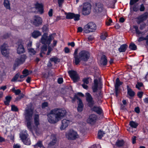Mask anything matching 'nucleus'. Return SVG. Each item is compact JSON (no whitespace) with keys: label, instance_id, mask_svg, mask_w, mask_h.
I'll return each instance as SVG.
<instances>
[{"label":"nucleus","instance_id":"nucleus-48","mask_svg":"<svg viewBox=\"0 0 148 148\" xmlns=\"http://www.w3.org/2000/svg\"><path fill=\"white\" fill-rule=\"evenodd\" d=\"M23 75H25V77H26L29 74V71L28 70L25 69L22 72Z\"/></svg>","mask_w":148,"mask_h":148},{"label":"nucleus","instance_id":"nucleus-34","mask_svg":"<svg viewBox=\"0 0 148 148\" xmlns=\"http://www.w3.org/2000/svg\"><path fill=\"white\" fill-rule=\"evenodd\" d=\"M138 124L137 123L133 121H130L129 123V125L132 128H136Z\"/></svg>","mask_w":148,"mask_h":148},{"label":"nucleus","instance_id":"nucleus-25","mask_svg":"<svg viewBox=\"0 0 148 148\" xmlns=\"http://www.w3.org/2000/svg\"><path fill=\"white\" fill-rule=\"evenodd\" d=\"M90 108L92 110L96 112L98 114H100L102 112V110L100 107L94 106Z\"/></svg>","mask_w":148,"mask_h":148},{"label":"nucleus","instance_id":"nucleus-39","mask_svg":"<svg viewBox=\"0 0 148 148\" xmlns=\"http://www.w3.org/2000/svg\"><path fill=\"white\" fill-rule=\"evenodd\" d=\"M124 144V141L123 140H118L116 143V145L118 147H121Z\"/></svg>","mask_w":148,"mask_h":148},{"label":"nucleus","instance_id":"nucleus-55","mask_svg":"<svg viewBox=\"0 0 148 148\" xmlns=\"http://www.w3.org/2000/svg\"><path fill=\"white\" fill-rule=\"evenodd\" d=\"M42 30L43 32H46L48 30V28L47 26L44 25L42 27Z\"/></svg>","mask_w":148,"mask_h":148},{"label":"nucleus","instance_id":"nucleus-10","mask_svg":"<svg viewBox=\"0 0 148 148\" xmlns=\"http://www.w3.org/2000/svg\"><path fill=\"white\" fill-rule=\"evenodd\" d=\"M42 18L38 16H35L34 17L32 22L33 24L36 26H38L41 25L42 23Z\"/></svg>","mask_w":148,"mask_h":148},{"label":"nucleus","instance_id":"nucleus-60","mask_svg":"<svg viewBox=\"0 0 148 148\" xmlns=\"http://www.w3.org/2000/svg\"><path fill=\"white\" fill-rule=\"evenodd\" d=\"M143 92H138L137 94L138 97L140 98H141L143 95Z\"/></svg>","mask_w":148,"mask_h":148},{"label":"nucleus","instance_id":"nucleus-37","mask_svg":"<svg viewBox=\"0 0 148 148\" xmlns=\"http://www.w3.org/2000/svg\"><path fill=\"white\" fill-rule=\"evenodd\" d=\"M108 36V34L107 32H104L102 33L101 34L100 38H101L103 40H104Z\"/></svg>","mask_w":148,"mask_h":148},{"label":"nucleus","instance_id":"nucleus-19","mask_svg":"<svg viewBox=\"0 0 148 148\" xmlns=\"http://www.w3.org/2000/svg\"><path fill=\"white\" fill-rule=\"evenodd\" d=\"M95 9L96 12L97 13H100L104 11L103 5L100 3L96 4Z\"/></svg>","mask_w":148,"mask_h":148},{"label":"nucleus","instance_id":"nucleus-11","mask_svg":"<svg viewBox=\"0 0 148 148\" xmlns=\"http://www.w3.org/2000/svg\"><path fill=\"white\" fill-rule=\"evenodd\" d=\"M86 101L88 103V106L91 108L94 104V101L90 94L88 92L86 93Z\"/></svg>","mask_w":148,"mask_h":148},{"label":"nucleus","instance_id":"nucleus-54","mask_svg":"<svg viewBox=\"0 0 148 148\" xmlns=\"http://www.w3.org/2000/svg\"><path fill=\"white\" fill-rule=\"evenodd\" d=\"M146 37L145 38L143 36H141L138 38V41L140 42L144 40H146Z\"/></svg>","mask_w":148,"mask_h":148},{"label":"nucleus","instance_id":"nucleus-45","mask_svg":"<svg viewBox=\"0 0 148 148\" xmlns=\"http://www.w3.org/2000/svg\"><path fill=\"white\" fill-rule=\"evenodd\" d=\"M143 84L141 82H138L136 85V88H138L139 90H140V87L143 86Z\"/></svg>","mask_w":148,"mask_h":148},{"label":"nucleus","instance_id":"nucleus-15","mask_svg":"<svg viewBox=\"0 0 148 148\" xmlns=\"http://www.w3.org/2000/svg\"><path fill=\"white\" fill-rule=\"evenodd\" d=\"M71 121L66 119H63L62 121V125L60 129L61 130H65L69 125Z\"/></svg>","mask_w":148,"mask_h":148},{"label":"nucleus","instance_id":"nucleus-12","mask_svg":"<svg viewBox=\"0 0 148 148\" xmlns=\"http://www.w3.org/2000/svg\"><path fill=\"white\" fill-rule=\"evenodd\" d=\"M27 58L26 56L24 54L21 55V57L17 58L15 61L14 65L16 66H18V65L23 64Z\"/></svg>","mask_w":148,"mask_h":148},{"label":"nucleus","instance_id":"nucleus-20","mask_svg":"<svg viewBox=\"0 0 148 148\" xmlns=\"http://www.w3.org/2000/svg\"><path fill=\"white\" fill-rule=\"evenodd\" d=\"M131 30L133 33H134L135 32L136 34V36L138 37L144 34L143 32L140 31L138 29V27L136 25L133 26V28L131 29Z\"/></svg>","mask_w":148,"mask_h":148},{"label":"nucleus","instance_id":"nucleus-35","mask_svg":"<svg viewBox=\"0 0 148 148\" xmlns=\"http://www.w3.org/2000/svg\"><path fill=\"white\" fill-rule=\"evenodd\" d=\"M12 99V97L10 96H7L5 97V100L4 101L5 105H8L10 101Z\"/></svg>","mask_w":148,"mask_h":148},{"label":"nucleus","instance_id":"nucleus-1","mask_svg":"<svg viewBox=\"0 0 148 148\" xmlns=\"http://www.w3.org/2000/svg\"><path fill=\"white\" fill-rule=\"evenodd\" d=\"M66 113V111L63 109H53L47 115L48 121L50 123H56L62 119L65 115Z\"/></svg>","mask_w":148,"mask_h":148},{"label":"nucleus","instance_id":"nucleus-42","mask_svg":"<svg viewBox=\"0 0 148 148\" xmlns=\"http://www.w3.org/2000/svg\"><path fill=\"white\" fill-rule=\"evenodd\" d=\"M104 134L105 133L103 131L101 130L99 131L98 133V138L99 139H101Z\"/></svg>","mask_w":148,"mask_h":148},{"label":"nucleus","instance_id":"nucleus-32","mask_svg":"<svg viewBox=\"0 0 148 148\" xmlns=\"http://www.w3.org/2000/svg\"><path fill=\"white\" fill-rule=\"evenodd\" d=\"M127 47V46L126 44H123L121 45L119 48V51L120 52H123L125 51Z\"/></svg>","mask_w":148,"mask_h":148},{"label":"nucleus","instance_id":"nucleus-59","mask_svg":"<svg viewBox=\"0 0 148 148\" xmlns=\"http://www.w3.org/2000/svg\"><path fill=\"white\" fill-rule=\"evenodd\" d=\"M112 22V19L110 18L108 20V21L106 22V24L107 25H110L111 23Z\"/></svg>","mask_w":148,"mask_h":148},{"label":"nucleus","instance_id":"nucleus-46","mask_svg":"<svg viewBox=\"0 0 148 148\" xmlns=\"http://www.w3.org/2000/svg\"><path fill=\"white\" fill-rule=\"evenodd\" d=\"M24 96V95L22 93H20L18 96L16 97V99L17 100H19L23 98Z\"/></svg>","mask_w":148,"mask_h":148},{"label":"nucleus","instance_id":"nucleus-58","mask_svg":"<svg viewBox=\"0 0 148 148\" xmlns=\"http://www.w3.org/2000/svg\"><path fill=\"white\" fill-rule=\"evenodd\" d=\"M146 24L145 23H143L140 25V28L141 30H143L145 27Z\"/></svg>","mask_w":148,"mask_h":148},{"label":"nucleus","instance_id":"nucleus-22","mask_svg":"<svg viewBox=\"0 0 148 148\" xmlns=\"http://www.w3.org/2000/svg\"><path fill=\"white\" fill-rule=\"evenodd\" d=\"M98 86H99V88H101V84L100 83L98 84V81L97 79H94V84L92 87V88L93 92H95L97 91Z\"/></svg>","mask_w":148,"mask_h":148},{"label":"nucleus","instance_id":"nucleus-8","mask_svg":"<svg viewBox=\"0 0 148 148\" xmlns=\"http://www.w3.org/2000/svg\"><path fill=\"white\" fill-rule=\"evenodd\" d=\"M65 14L67 19L73 18L75 21H78L79 20L80 15L79 14H75L72 13L66 12H65Z\"/></svg>","mask_w":148,"mask_h":148},{"label":"nucleus","instance_id":"nucleus-51","mask_svg":"<svg viewBox=\"0 0 148 148\" xmlns=\"http://www.w3.org/2000/svg\"><path fill=\"white\" fill-rule=\"evenodd\" d=\"M47 49V47L46 45H43L41 48V51L43 52L46 51Z\"/></svg>","mask_w":148,"mask_h":148},{"label":"nucleus","instance_id":"nucleus-3","mask_svg":"<svg viewBox=\"0 0 148 148\" xmlns=\"http://www.w3.org/2000/svg\"><path fill=\"white\" fill-rule=\"evenodd\" d=\"M55 34H52L48 36L47 34L44 33L41 39V42L43 44L49 45L51 40L54 38Z\"/></svg>","mask_w":148,"mask_h":148},{"label":"nucleus","instance_id":"nucleus-38","mask_svg":"<svg viewBox=\"0 0 148 148\" xmlns=\"http://www.w3.org/2000/svg\"><path fill=\"white\" fill-rule=\"evenodd\" d=\"M11 90L13 92L15 93L16 95H19L21 92V91L19 89H15L14 88H13L11 89Z\"/></svg>","mask_w":148,"mask_h":148},{"label":"nucleus","instance_id":"nucleus-27","mask_svg":"<svg viewBox=\"0 0 148 148\" xmlns=\"http://www.w3.org/2000/svg\"><path fill=\"white\" fill-rule=\"evenodd\" d=\"M25 51V49L23 45L22 44L19 45L17 49V53L18 54H20L24 53Z\"/></svg>","mask_w":148,"mask_h":148},{"label":"nucleus","instance_id":"nucleus-21","mask_svg":"<svg viewBox=\"0 0 148 148\" xmlns=\"http://www.w3.org/2000/svg\"><path fill=\"white\" fill-rule=\"evenodd\" d=\"M78 49H76L74 51L73 53V56L74 60H73L74 62L76 65H77L79 63V55L77 54Z\"/></svg>","mask_w":148,"mask_h":148},{"label":"nucleus","instance_id":"nucleus-41","mask_svg":"<svg viewBox=\"0 0 148 148\" xmlns=\"http://www.w3.org/2000/svg\"><path fill=\"white\" fill-rule=\"evenodd\" d=\"M129 48L130 49L133 50H136L137 47L135 44L134 43H131L130 44L129 46Z\"/></svg>","mask_w":148,"mask_h":148},{"label":"nucleus","instance_id":"nucleus-28","mask_svg":"<svg viewBox=\"0 0 148 148\" xmlns=\"http://www.w3.org/2000/svg\"><path fill=\"white\" fill-rule=\"evenodd\" d=\"M3 4L4 7L7 9H11L10 4L8 0H4Z\"/></svg>","mask_w":148,"mask_h":148},{"label":"nucleus","instance_id":"nucleus-5","mask_svg":"<svg viewBox=\"0 0 148 148\" xmlns=\"http://www.w3.org/2000/svg\"><path fill=\"white\" fill-rule=\"evenodd\" d=\"M90 56V54L88 52L85 50L81 51L79 53V62L81 60L87 61L89 58Z\"/></svg>","mask_w":148,"mask_h":148},{"label":"nucleus","instance_id":"nucleus-44","mask_svg":"<svg viewBox=\"0 0 148 148\" xmlns=\"http://www.w3.org/2000/svg\"><path fill=\"white\" fill-rule=\"evenodd\" d=\"M28 50L29 53L31 55H34L36 53L35 51L32 48L29 49Z\"/></svg>","mask_w":148,"mask_h":148},{"label":"nucleus","instance_id":"nucleus-36","mask_svg":"<svg viewBox=\"0 0 148 148\" xmlns=\"http://www.w3.org/2000/svg\"><path fill=\"white\" fill-rule=\"evenodd\" d=\"M127 94L130 97L134 96L135 95L134 92L130 88H127Z\"/></svg>","mask_w":148,"mask_h":148},{"label":"nucleus","instance_id":"nucleus-57","mask_svg":"<svg viewBox=\"0 0 148 148\" xmlns=\"http://www.w3.org/2000/svg\"><path fill=\"white\" fill-rule=\"evenodd\" d=\"M58 83L60 84L63 82V79L62 78H59L58 80Z\"/></svg>","mask_w":148,"mask_h":148},{"label":"nucleus","instance_id":"nucleus-47","mask_svg":"<svg viewBox=\"0 0 148 148\" xmlns=\"http://www.w3.org/2000/svg\"><path fill=\"white\" fill-rule=\"evenodd\" d=\"M11 110L13 111L16 112L18 110L17 107L14 105H12L11 106Z\"/></svg>","mask_w":148,"mask_h":148},{"label":"nucleus","instance_id":"nucleus-29","mask_svg":"<svg viewBox=\"0 0 148 148\" xmlns=\"http://www.w3.org/2000/svg\"><path fill=\"white\" fill-rule=\"evenodd\" d=\"M51 142L49 143L50 145H54L56 143L57 139L56 136L54 135H52L51 136Z\"/></svg>","mask_w":148,"mask_h":148},{"label":"nucleus","instance_id":"nucleus-2","mask_svg":"<svg viewBox=\"0 0 148 148\" xmlns=\"http://www.w3.org/2000/svg\"><path fill=\"white\" fill-rule=\"evenodd\" d=\"M34 113L33 110L31 108H26L24 113L26 122L28 129L31 130L32 116Z\"/></svg>","mask_w":148,"mask_h":148},{"label":"nucleus","instance_id":"nucleus-9","mask_svg":"<svg viewBox=\"0 0 148 148\" xmlns=\"http://www.w3.org/2000/svg\"><path fill=\"white\" fill-rule=\"evenodd\" d=\"M1 50L2 54L4 56H7L9 53V49L7 44L4 43L1 47Z\"/></svg>","mask_w":148,"mask_h":148},{"label":"nucleus","instance_id":"nucleus-17","mask_svg":"<svg viewBox=\"0 0 148 148\" xmlns=\"http://www.w3.org/2000/svg\"><path fill=\"white\" fill-rule=\"evenodd\" d=\"M79 137L77 133L73 130L70 131L68 134V138L71 140H74Z\"/></svg>","mask_w":148,"mask_h":148},{"label":"nucleus","instance_id":"nucleus-50","mask_svg":"<svg viewBox=\"0 0 148 148\" xmlns=\"http://www.w3.org/2000/svg\"><path fill=\"white\" fill-rule=\"evenodd\" d=\"M35 146V147L38 146L40 147H41L43 146L42 142L40 141H38Z\"/></svg>","mask_w":148,"mask_h":148},{"label":"nucleus","instance_id":"nucleus-18","mask_svg":"<svg viewBox=\"0 0 148 148\" xmlns=\"http://www.w3.org/2000/svg\"><path fill=\"white\" fill-rule=\"evenodd\" d=\"M122 84V82H120L118 78H116V83L115 85V94L116 96L118 95L119 92V87Z\"/></svg>","mask_w":148,"mask_h":148},{"label":"nucleus","instance_id":"nucleus-26","mask_svg":"<svg viewBox=\"0 0 148 148\" xmlns=\"http://www.w3.org/2000/svg\"><path fill=\"white\" fill-rule=\"evenodd\" d=\"M139 6L138 4H136L134 5L130 6V11L133 10V11L137 12L139 11Z\"/></svg>","mask_w":148,"mask_h":148},{"label":"nucleus","instance_id":"nucleus-33","mask_svg":"<svg viewBox=\"0 0 148 148\" xmlns=\"http://www.w3.org/2000/svg\"><path fill=\"white\" fill-rule=\"evenodd\" d=\"M34 122L35 125L38 126L39 124V117L38 114H35L34 116Z\"/></svg>","mask_w":148,"mask_h":148},{"label":"nucleus","instance_id":"nucleus-40","mask_svg":"<svg viewBox=\"0 0 148 148\" xmlns=\"http://www.w3.org/2000/svg\"><path fill=\"white\" fill-rule=\"evenodd\" d=\"M20 75V74L19 73H17L12 78V79L11 80V81L13 82H15L16 81L17 79L19 77Z\"/></svg>","mask_w":148,"mask_h":148},{"label":"nucleus","instance_id":"nucleus-23","mask_svg":"<svg viewBox=\"0 0 148 148\" xmlns=\"http://www.w3.org/2000/svg\"><path fill=\"white\" fill-rule=\"evenodd\" d=\"M97 116L95 114H91L90 115L88 119L87 120L88 123L90 124L94 123L96 120Z\"/></svg>","mask_w":148,"mask_h":148},{"label":"nucleus","instance_id":"nucleus-56","mask_svg":"<svg viewBox=\"0 0 148 148\" xmlns=\"http://www.w3.org/2000/svg\"><path fill=\"white\" fill-rule=\"evenodd\" d=\"M139 9L140 11L141 12L145 10V8L143 4H142L140 5Z\"/></svg>","mask_w":148,"mask_h":148},{"label":"nucleus","instance_id":"nucleus-52","mask_svg":"<svg viewBox=\"0 0 148 148\" xmlns=\"http://www.w3.org/2000/svg\"><path fill=\"white\" fill-rule=\"evenodd\" d=\"M89 78H85L84 79L83 81L84 82V84H88L89 83Z\"/></svg>","mask_w":148,"mask_h":148},{"label":"nucleus","instance_id":"nucleus-24","mask_svg":"<svg viewBox=\"0 0 148 148\" xmlns=\"http://www.w3.org/2000/svg\"><path fill=\"white\" fill-rule=\"evenodd\" d=\"M36 8L38 10L39 13L42 14L43 12V6L42 4L37 3L35 5Z\"/></svg>","mask_w":148,"mask_h":148},{"label":"nucleus","instance_id":"nucleus-53","mask_svg":"<svg viewBox=\"0 0 148 148\" xmlns=\"http://www.w3.org/2000/svg\"><path fill=\"white\" fill-rule=\"evenodd\" d=\"M64 0H58V4L60 7H62V5L64 2Z\"/></svg>","mask_w":148,"mask_h":148},{"label":"nucleus","instance_id":"nucleus-62","mask_svg":"<svg viewBox=\"0 0 148 148\" xmlns=\"http://www.w3.org/2000/svg\"><path fill=\"white\" fill-rule=\"evenodd\" d=\"M52 50V49L50 47H49L48 48V51L47 53V55H49L51 52Z\"/></svg>","mask_w":148,"mask_h":148},{"label":"nucleus","instance_id":"nucleus-49","mask_svg":"<svg viewBox=\"0 0 148 148\" xmlns=\"http://www.w3.org/2000/svg\"><path fill=\"white\" fill-rule=\"evenodd\" d=\"M139 0H130V6L133 5Z\"/></svg>","mask_w":148,"mask_h":148},{"label":"nucleus","instance_id":"nucleus-30","mask_svg":"<svg viewBox=\"0 0 148 148\" xmlns=\"http://www.w3.org/2000/svg\"><path fill=\"white\" fill-rule=\"evenodd\" d=\"M41 33L39 31L35 30L32 33V36L33 38H36L41 36Z\"/></svg>","mask_w":148,"mask_h":148},{"label":"nucleus","instance_id":"nucleus-63","mask_svg":"<svg viewBox=\"0 0 148 148\" xmlns=\"http://www.w3.org/2000/svg\"><path fill=\"white\" fill-rule=\"evenodd\" d=\"M47 106V102H44L42 104V108H45V107Z\"/></svg>","mask_w":148,"mask_h":148},{"label":"nucleus","instance_id":"nucleus-6","mask_svg":"<svg viewBox=\"0 0 148 148\" xmlns=\"http://www.w3.org/2000/svg\"><path fill=\"white\" fill-rule=\"evenodd\" d=\"M20 137L23 143L26 145H29L30 144L31 142L30 139L28 138V134L26 131L23 132L20 134Z\"/></svg>","mask_w":148,"mask_h":148},{"label":"nucleus","instance_id":"nucleus-14","mask_svg":"<svg viewBox=\"0 0 148 148\" xmlns=\"http://www.w3.org/2000/svg\"><path fill=\"white\" fill-rule=\"evenodd\" d=\"M148 16V13L147 12L139 16L137 18V22L138 24H139L144 21L146 20Z\"/></svg>","mask_w":148,"mask_h":148},{"label":"nucleus","instance_id":"nucleus-64","mask_svg":"<svg viewBox=\"0 0 148 148\" xmlns=\"http://www.w3.org/2000/svg\"><path fill=\"white\" fill-rule=\"evenodd\" d=\"M64 52L65 53H69L70 52V50H69V49L67 47H65L64 48Z\"/></svg>","mask_w":148,"mask_h":148},{"label":"nucleus","instance_id":"nucleus-43","mask_svg":"<svg viewBox=\"0 0 148 148\" xmlns=\"http://www.w3.org/2000/svg\"><path fill=\"white\" fill-rule=\"evenodd\" d=\"M50 60L51 61L55 63L59 62V59L55 57L50 58Z\"/></svg>","mask_w":148,"mask_h":148},{"label":"nucleus","instance_id":"nucleus-16","mask_svg":"<svg viewBox=\"0 0 148 148\" xmlns=\"http://www.w3.org/2000/svg\"><path fill=\"white\" fill-rule=\"evenodd\" d=\"M76 99L78 100L77 110L79 112H81L83 110V105L82 101L77 96L75 95L74 98L73 99V101H74Z\"/></svg>","mask_w":148,"mask_h":148},{"label":"nucleus","instance_id":"nucleus-4","mask_svg":"<svg viewBox=\"0 0 148 148\" xmlns=\"http://www.w3.org/2000/svg\"><path fill=\"white\" fill-rule=\"evenodd\" d=\"M96 29V26L93 22H90L84 26L83 31L86 33L94 32Z\"/></svg>","mask_w":148,"mask_h":148},{"label":"nucleus","instance_id":"nucleus-7","mask_svg":"<svg viewBox=\"0 0 148 148\" xmlns=\"http://www.w3.org/2000/svg\"><path fill=\"white\" fill-rule=\"evenodd\" d=\"M91 5L90 3H85L83 5L82 14L84 15L89 14L90 12Z\"/></svg>","mask_w":148,"mask_h":148},{"label":"nucleus","instance_id":"nucleus-13","mask_svg":"<svg viewBox=\"0 0 148 148\" xmlns=\"http://www.w3.org/2000/svg\"><path fill=\"white\" fill-rule=\"evenodd\" d=\"M68 73L74 82H77L79 80V77L76 72L73 71H70L68 72Z\"/></svg>","mask_w":148,"mask_h":148},{"label":"nucleus","instance_id":"nucleus-31","mask_svg":"<svg viewBox=\"0 0 148 148\" xmlns=\"http://www.w3.org/2000/svg\"><path fill=\"white\" fill-rule=\"evenodd\" d=\"M107 62L106 57L104 55L102 56L100 61V64L103 65H106Z\"/></svg>","mask_w":148,"mask_h":148},{"label":"nucleus","instance_id":"nucleus-61","mask_svg":"<svg viewBox=\"0 0 148 148\" xmlns=\"http://www.w3.org/2000/svg\"><path fill=\"white\" fill-rule=\"evenodd\" d=\"M48 14L49 16H51L53 15V10L52 9H50L49 12Z\"/></svg>","mask_w":148,"mask_h":148}]
</instances>
